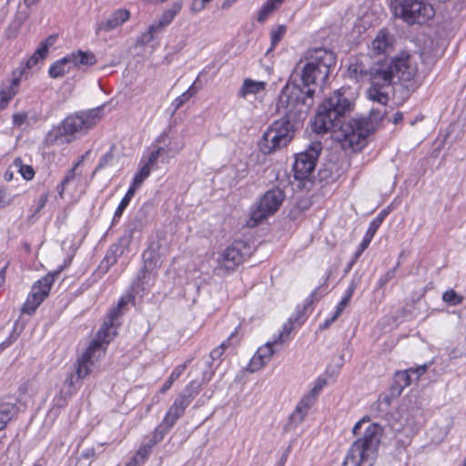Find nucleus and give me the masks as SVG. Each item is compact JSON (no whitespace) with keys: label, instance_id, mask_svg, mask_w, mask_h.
<instances>
[{"label":"nucleus","instance_id":"6ab92c4d","mask_svg":"<svg viewBox=\"0 0 466 466\" xmlns=\"http://www.w3.org/2000/svg\"><path fill=\"white\" fill-rule=\"evenodd\" d=\"M190 403L185 397L178 396L173 404L169 407L166 416L163 419V424L166 428L171 429L177 420L183 416L185 410Z\"/></svg>","mask_w":466,"mask_h":466},{"label":"nucleus","instance_id":"c85d7f7f","mask_svg":"<svg viewBox=\"0 0 466 466\" xmlns=\"http://www.w3.org/2000/svg\"><path fill=\"white\" fill-rule=\"evenodd\" d=\"M411 383V373L409 370L397 371L394 378L393 388L399 393Z\"/></svg>","mask_w":466,"mask_h":466},{"label":"nucleus","instance_id":"72a5a7b5","mask_svg":"<svg viewBox=\"0 0 466 466\" xmlns=\"http://www.w3.org/2000/svg\"><path fill=\"white\" fill-rule=\"evenodd\" d=\"M200 387V382L193 380L187 386L184 392L181 393L179 396L185 397L186 399L188 400V402L190 403L192 400L198 394Z\"/></svg>","mask_w":466,"mask_h":466},{"label":"nucleus","instance_id":"c03bdc74","mask_svg":"<svg viewBox=\"0 0 466 466\" xmlns=\"http://www.w3.org/2000/svg\"><path fill=\"white\" fill-rule=\"evenodd\" d=\"M398 267H399V263L397 264L396 267L389 269L383 276H381V278L378 281L379 288L384 287L391 279L394 278V276L397 272Z\"/></svg>","mask_w":466,"mask_h":466},{"label":"nucleus","instance_id":"774afa93","mask_svg":"<svg viewBox=\"0 0 466 466\" xmlns=\"http://www.w3.org/2000/svg\"><path fill=\"white\" fill-rule=\"evenodd\" d=\"M355 289H356V284L352 281L350 286L347 289L346 294L344 295V297L347 298L349 300H350V299H351V297H352V295L354 293Z\"/></svg>","mask_w":466,"mask_h":466},{"label":"nucleus","instance_id":"1a4fd4ad","mask_svg":"<svg viewBox=\"0 0 466 466\" xmlns=\"http://www.w3.org/2000/svg\"><path fill=\"white\" fill-rule=\"evenodd\" d=\"M107 328V326L100 328L96 334V339L90 343L82 357L78 360L76 380L84 379L90 373L91 367L94 365L95 361L104 353V344H108L114 338V333L106 332Z\"/></svg>","mask_w":466,"mask_h":466},{"label":"nucleus","instance_id":"ea45409f","mask_svg":"<svg viewBox=\"0 0 466 466\" xmlns=\"http://www.w3.org/2000/svg\"><path fill=\"white\" fill-rule=\"evenodd\" d=\"M442 299L450 305L456 306L461 302L462 298L453 289H450L443 293Z\"/></svg>","mask_w":466,"mask_h":466},{"label":"nucleus","instance_id":"a18cd8bd","mask_svg":"<svg viewBox=\"0 0 466 466\" xmlns=\"http://www.w3.org/2000/svg\"><path fill=\"white\" fill-rule=\"evenodd\" d=\"M145 267L148 269H152L157 267V259L154 256L152 250H147L144 253Z\"/></svg>","mask_w":466,"mask_h":466},{"label":"nucleus","instance_id":"5fc2aeb1","mask_svg":"<svg viewBox=\"0 0 466 466\" xmlns=\"http://www.w3.org/2000/svg\"><path fill=\"white\" fill-rule=\"evenodd\" d=\"M113 157L114 155L111 151L105 154L99 160L96 169L105 167L108 163H110L113 160Z\"/></svg>","mask_w":466,"mask_h":466},{"label":"nucleus","instance_id":"f704fd0d","mask_svg":"<svg viewBox=\"0 0 466 466\" xmlns=\"http://www.w3.org/2000/svg\"><path fill=\"white\" fill-rule=\"evenodd\" d=\"M277 5L272 1L268 0L260 8L258 14V21L263 23L268 16L276 10Z\"/></svg>","mask_w":466,"mask_h":466},{"label":"nucleus","instance_id":"b1692460","mask_svg":"<svg viewBox=\"0 0 466 466\" xmlns=\"http://www.w3.org/2000/svg\"><path fill=\"white\" fill-rule=\"evenodd\" d=\"M71 63L68 56L55 62L49 68L48 74L52 78H57L65 76L71 70Z\"/></svg>","mask_w":466,"mask_h":466},{"label":"nucleus","instance_id":"e2e57ef3","mask_svg":"<svg viewBox=\"0 0 466 466\" xmlns=\"http://www.w3.org/2000/svg\"><path fill=\"white\" fill-rule=\"evenodd\" d=\"M385 113H386L385 110H383V112H380V110L372 109V111L370 113V117L373 120H379V119H381L384 116Z\"/></svg>","mask_w":466,"mask_h":466},{"label":"nucleus","instance_id":"6e6552de","mask_svg":"<svg viewBox=\"0 0 466 466\" xmlns=\"http://www.w3.org/2000/svg\"><path fill=\"white\" fill-rule=\"evenodd\" d=\"M101 107L91 109L87 112L76 114L67 116L56 128L54 134L57 136H71L76 133H86L100 120ZM53 136V132L49 133V137Z\"/></svg>","mask_w":466,"mask_h":466},{"label":"nucleus","instance_id":"dca6fc26","mask_svg":"<svg viewBox=\"0 0 466 466\" xmlns=\"http://www.w3.org/2000/svg\"><path fill=\"white\" fill-rule=\"evenodd\" d=\"M130 17V13L127 9H117L113 12L106 19L102 20L96 25V33L99 35L102 32L107 33L122 25Z\"/></svg>","mask_w":466,"mask_h":466},{"label":"nucleus","instance_id":"ddd939ff","mask_svg":"<svg viewBox=\"0 0 466 466\" xmlns=\"http://www.w3.org/2000/svg\"><path fill=\"white\" fill-rule=\"evenodd\" d=\"M320 150L321 144L314 142L306 151L297 155L293 165L294 177L297 180L309 179L312 176Z\"/></svg>","mask_w":466,"mask_h":466},{"label":"nucleus","instance_id":"20e7f679","mask_svg":"<svg viewBox=\"0 0 466 466\" xmlns=\"http://www.w3.org/2000/svg\"><path fill=\"white\" fill-rule=\"evenodd\" d=\"M335 65V56L331 51L317 49L313 51L301 68L299 85L304 90H313L316 93L322 91L323 85L328 79L330 67Z\"/></svg>","mask_w":466,"mask_h":466},{"label":"nucleus","instance_id":"9b49d317","mask_svg":"<svg viewBox=\"0 0 466 466\" xmlns=\"http://www.w3.org/2000/svg\"><path fill=\"white\" fill-rule=\"evenodd\" d=\"M362 125L363 123L360 120L350 119L346 122L343 119L339 121V125L337 126L335 130H329V132H333L344 147L349 146L355 150L367 137V131Z\"/></svg>","mask_w":466,"mask_h":466},{"label":"nucleus","instance_id":"f03ea898","mask_svg":"<svg viewBox=\"0 0 466 466\" xmlns=\"http://www.w3.org/2000/svg\"><path fill=\"white\" fill-rule=\"evenodd\" d=\"M357 440L350 449L341 466H360L373 461L377 456L383 429L377 423H370V419L363 418L352 429Z\"/></svg>","mask_w":466,"mask_h":466},{"label":"nucleus","instance_id":"a211bd4d","mask_svg":"<svg viewBox=\"0 0 466 466\" xmlns=\"http://www.w3.org/2000/svg\"><path fill=\"white\" fill-rule=\"evenodd\" d=\"M273 345H276L274 341H269L258 349L248 364V369L250 372L261 370L271 360L274 355Z\"/></svg>","mask_w":466,"mask_h":466},{"label":"nucleus","instance_id":"9d476101","mask_svg":"<svg viewBox=\"0 0 466 466\" xmlns=\"http://www.w3.org/2000/svg\"><path fill=\"white\" fill-rule=\"evenodd\" d=\"M284 198L285 194L279 187L267 191L251 212L248 225L255 227L268 216L274 214L281 206Z\"/></svg>","mask_w":466,"mask_h":466},{"label":"nucleus","instance_id":"412c9836","mask_svg":"<svg viewBox=\"0 0 466 466\" xmlns=\"http://www.w3.org/2000/svg\"><path fill=\"white\" fill-rule=\"evenodd\" d=\"M58 275V272H56L55 274H46L44 278H42L40 280H38L31 289V296H34L35 298L41 297V300L44 301V299L48 296L51 285L54 282L55 277Z\"/></svg>","mask_w":466,"mask_h":466},{"label":"nucleus","instance_id":"de8ad7c7","mask_svg":"<svg viewBox=\"0 0 466 466\" xmlns=\"http://www.w3.org/2000/svg\"><path fill=\"white\" fill-rule=\"evenodd\" d=\"M162 151H163L162 147H158L157 149L152 151L150 153L148 159L144 163V165L147 166L149 168L152 169L153 166L157 161V158L159 157Z\"/></svg>","mask_w":466,"mask_h":466},{"label":"nucleus","instance_id":"c756f323","mask_svg":"<svg viewBox=\"0 0 466 466\" xmlns=\"http://www.w3.org/2000/svg\"><path fill=\"white\" fill-rule=\"evenodd\" d=\"M47 55V45L40 44V46L35 50L33 56L27 60L26 66L27 68H33L37 66V64L44 60V58Z\"/></svg>","mask_w":466,"mask_h":466},{"label":"nucleus","instance_id":"79ce46f5","mask_svg":"<svg viewBox=\"0 0 466 466\" xmlns=\"http://www.w3.org/2000/svg\"><path fill=\"white\" fill-rule=\"evenodd\" d=\"M170 429H167L164 426V424L162 423L160 426H158L157 428H156L154 433H153V436L151 438V440L149 441V442L154 446L156 445L157 443L160 442L164 436L167 434V432L169 431Z\"/></svg>","mask_w":466,"mask_h":466},{"label":"nucleus","instance_id":"f8f14e48","mask_svg":"<svg viewBox=\"0 0 466 466\" xmlns=\"http://www.w3.org/2000/svg\"><path fill=\"white\" fill-rule=\"evenodd\" d=\"M183 3L181 1L174 2L167 9L164 10L159 18L150 25L147 30L137 39L139 46L149 45L165 28L169 25L176 15L181 11Z\"/></svg>","mask_w":466,"mask_h":466},{"label":"nucleus","instance_id":"7ed1b4c3","mask_svg":"<svg viewBox=\"0 0 466 466\" xmlns=\"http://www.w3.org/2000/svg\"><path fill=\"white\" fill-rule=\"evenodd\" d=\"M351 109L352 104L346 96V89L336 90L320 105L312 125L314 132L325 134L335 130L339 121L345 119Z\"/></svg>","mask_w":466,"mask_h":466},{"label":"nucleus","instance_id":"4c0bfd02","mask_svg":"<svg viewBox=\"0 0 466 466\" xmlns=\"http://www.w3.org/2000/svg\"><path fill=\"white\" fill-rule=\"evenodd\" d=\"M150 173L151 168L143 164L138 173L135 175L133 183L136 184V186L140 187L143 184V182L149 177Z\"/></svg>","mask_w":466,"mask_h":466},{"label":"nucleus","instance_id":"69168bd1","mask_svg":"<svg viewBox=\"0 0 466 466\" xmlns=\"http://www.w3.org/2000/svg\"><path fill=\"white\" fill-rule=\"evenodd\" d=\"M196 82H197V81H195V82L193 83V85H192V86H190L187 91H185V92H184L186 95H187V96H188V97H189V98H191L192 96H194L197 94L198 90V89L196 87V86H195V85H196Z\"/></svg>","mask_w":466,"mask_h":466},{"label":"nucleus","instance_id":"49530a36","mask_svg":"<svg viewBox=\"0 0 466 466\" xmlns=\"http://www.w3.org/2000/svg\"><path fill=\"white\" fill-rule=\"evenodd\" d=\"M153 445L148 442L145 445H142L136 453V457L138 458L141 461H144L148 454L151 452Z\"/></svg>","mask_w":466,"mask_h":466},{"label":"nucleus","instance_id":"603ef678","mask_svg":"<svg viewBox=\"0 0 466 466\" xmlns=\"http://www.w3.org/2000/svg\"><path fill=\"white\" fill-rule=\"evenodd\" d=\"M128 204H129V201H127V199L122 198L121 202L119 203V205L114 214L113 222L116 221L117 219H119L121 218L125 208L127 207Z\"/></svg>","mask_w":466,"mask_h":466},{"label":"nucleus","instance_id":"bf43d9fd","mask_svg":"<svg viewBox=\"0 0 466 466\" xmlns=\"http://www.w3.org/2000/svg\"><path fill=\"white\" fill-rule=\"evenodd\" d=\"M427 370V366L426 365H423V366H420L418 368H415V369H409V370L410 371L411 374H416V379L418 380Z\"/></svg>","mask_w":466,"mask_h":466},{"label":"nucleus","instance_id":"680f3d73","mask_svg":"<svg viewBox=\"0 0 466 466\" xmlns=\"http://www.w3.org/2000/svg\"><path fill=\"white\" fill-rule=\"evenodd\" d=\"M378 227L373 224L372 222L370 223V227L366 232V236H368L369 238H372L374 237V235L376 234L377 230H378Z\"/></svg>","mask_w":466,"mask_h":466},{"label":"nucleus","instance_id":"8fccbe9b","mask_svg":"<svg viewBox=\"0 0 466 466\" xmlns=\"http://www.w3.org/2000/svg\"><path fill=\"white\" fill-rule=\"evenodd\" d=\"M27 114L25 112H19L13 115V124L15 127H21L27 120Z\"/></svg>","mask_w":466,"mask_h":466},{"label":"nucleus","instance_id":"4be33fe9","mask_svg":"<svg viewBox=\"0 0 466 466\" xmlns=\"http://www.w3.org/2000/svg\"><path fill=\"white\" fill-rule=\"evenodd\" d=\"M349 75L357 82L368 81L371 66H368L362 59L356 58L349 66Z\"/></svg>","mask_w":466,"mask_h":466},{"label":"nucleus","instance_id":"5701e85b","mask_svg":"<svg viewBox=\"0 0 466 466\" xmlns=\"http://www.w3.org/2000/svg\"><path fill=\"white\" fill-rule=\"evenodd\" d=\"M67 56L72 66H92L96 63L95 54L90 51L78 50Z\"/></svg>","mask_w":466,"mask_h":466},{"label":"nucleus","instance_id":"0eeeda50","mask_svg":"<svg viewBox=\"0 0 466 466\" xmlns=\"http://www.w3.org/2000/svg\"><path fill=\"white\" fill-rule=\"evenodd\" d=\"M390 8L396 18L408 25H422L435 15L433 6L424 0H390Z\"/></svg>","mask_w":466,"mask_h":466},{"label":"nucleus","instance_id":"7c9ffc66","mask_svg":"<svg viewBox=\"0 0 466 466\" xmlns=\"http://www.w3.org/2000/svg\"><path fill=\"white\" fill-rule=\"evenodd\" d=\"M187 362H185L184 364H181L179 366H177L172 373L170 374L169 378L167 379V380L163 384L161 390H160V392L164 393L166 392L167 390L170 389V387L173 385V383L181 376V374L185 371L186 368H187Z\"/></svg>","mask_w":466,"mask_h":466},{"label":"nucleus","instance_id":"4d7b16f0","mask_svg":"<svg viewBox=\"0 0 466 466\" xmlns=\"http://www.w3.org/2000/svg\"><path fill=\"white\" fill-rule=\"evenodd\" d=\"M325 381L323 382H318L314 388L309 392L307 393L305 396H312L313 397V401H316V399H317V395L319 394V392L321 390L323 385H324Z\"/></svg>","mask_w":466,"mask_h":466},{"label":"nucleus","instance_id":"bb28decb","mask_svg":"<svg viewBox=\"0 0 466 466\" xmlns=\"http://www.w3.org/2000/svg\"><path fill=\"white\" fill-rule=\"evenodd\" d=\"M20 79L14 78L8 87H5L0 91V108L4 109L6 107L10 100L16 95L17 86Z\"/></svg>","mask_w":466,"mask_h":466},{"label":"nucleus","instance_id":"f257e3e1","mask_svg":"<svg viewBox=\"0 0 466 466\" xmlns=\"http://www.w3.org/2000/svg\"><path fill=\"white\" fill-rule=\"evenodd\" d=\"M417 68L411 63L409 55L396 57L390 62H378L371 66L367 91L368 97L385 106L389 102V94L396 80L410 81L416 75Z\"/></svg>","mask_w":466,"mask_h":466},{"label":"nucleus","instance_id":"3c124183","mask_svg":"<svg viewBox=\"0 0 466 466\" xmlns=\"http://www.w3.org/2000/svg\"><path fill=\"white\" fill-rule=\"evenodd\" d=\"M190 98L188 97L187 95H186L185 93H183L181 96H179L178 97H177L173 103H172V106H173V111L176 112L177 111L187 100H189Z\"/></svg>","mask_w":466,"mask_h":466},{"label":"nucleus","instance_id":"864d4df0","mask_svg":"<svg viewBox=\"0 0 466 466\" xmlns=\"http://www.w3.org/2000/svg\"><path fill=\"white\" fill-rule=\"evenodd\" d=\"M207 4L208 3L203 2V0H193L190 6V10L192 13H198L206 7Z\"/></svg>","mask_w":466,"mask_h":466},{"label":"nucleus","instance_id":"a19ab883","mask_svg":"<svg viewBox=\"0 0 466 466\" xmlns=\"http://www.w3.org/2000/svg\"><path fill=\"white\" fill-rule=\"evenodd\" d=\"M286 33V26L285 25H279L275 29H273L270 33L271 37V49L276 46V45L280 41L282 36Z\"/></svg>","mask_w":466,"mask_h":466},{"label":"nucleus","instance_id":"cd10ccee","mask_svg":"<svg viewBox=\"0 0 466 466\" xmlns=\"http://www.w3.org/2000/svg\"><path fill=\"white\" fill-rule=\"evenodd\" d=\"M127 301L126 299L122 298L120 299V300L118 301V304H117V307L113 309L110 312H109V315H108V321L105 322L101 328H105L106 326H107L108 328L106 329V333H111L113 334L114 332V336L116 335V328H115V320L118 318L119 316V310L122 307H124L125 305H127Z\"/></svg>","mask_w":466,"mask_h":466},{"label":"nucleus","instance_id":"f3484780","mask_svg":"<svg viewBox=\"0 0 466 466\" xmlns=\"http://www.w3.org/2000/svg\"><path fill=\"white\" fill-rule=\"evenodd\" d=\"M394 36L387 30L381 29L370 45V51L373 55H386L393 48Z\"/></svg>","mask_w":466,"mask_h":466},{"label":"nucleus","instance_id":"338daca9","mask_svg":"<svg viewBox=\"0 0 466 466\" xmlns=\"http://www.w3.org/2000/svg\"><path fill=\"white\" fill-rule=\"evenodd\" d=\"M355 289H356V284L352 281L350 286L347 289L346 294L344 295V297L347 298L349 300H350V299H351V297H352V295L354 293Z\"/></svg>","mask_w":466,"mask_h":466},{"label":"nucleus","instance_id":"58836bf2","mask_svg":"<svg viewBox=\"0 0 466 466\" xmlns=\"http://www.w3.org/2000/svg\"><path fill=\"white\" fill-rule=\"evenodd\" d=\"M350 300L343 297L342 299L340 300V302L339 303L338 307H337V309H336V312L333 314V316L327 319L324 323V328H327L329 327L332 322H334L338 318L339 316L342 313V311L344 310V309L346 308V306L349 304Z\"/></svg>","mask_w":466,"mask_h":466},{"label":"nucleus","instance_id":"09e8293b","mask_svg":"<svg viewBox=\"0 0 466 466\" xmlns=\"http://www.w3.org/2000/svg\"><path fill=\"white\" fill-rule=\"evenodd\" d=\"M84 159V157H81V160L79 162H77L74 167H72L70 170H68L67 174L66 175V177H64L62 183H61V187H62V189L60 191V194L63 193L64 191V187L66 185H67L75 177V170L76 168V167L80 164V162Z\"/></svg>","mask_w":466,"mask_h":466},{"label":"nucleus","instance_id":"a878e982","mask_svg":"<svg viewBox=\"0 0 466 466\" xmlns=\"http://www.w3.org/2000/svg\"><path fill=\"white\" fill-rule=\"evenodd\" d=\"M18 409L13 403L0 404V429H5L7 423L17 414Z\"/></svg>","mask_w":466,"mask_h":466},{"label":"nucleus","instance_id":"e433bc0d","mask_svg":"<svg viewBox=\"0 0 466 466\" xmlns=\"http://www.w3.org/2000/svg\"><path fill=\"white\" fill-rule=\"evenodd\" d=\"M238 328H237L235 329V331L233 333H231V335L228 337L227 341H223L218 348L213 350L210 352V358L212 360L218 359L223 354L224 350L227 347H228L230 344H232L231 340L236 337V334L238 333Z\"/></svg>","mask_w":466,"mask_h":466},{"label":"nucleus","instance_id":"37998d69","mask_svg":"<svg viewBox=\"0 0 466 466\" xmlns=\"http://www.w3.org/2000/svg\"><path fill=\"white\" fill-rule=\"evenodd\" d=\"M292 330V323L291 321H289L288 323H285L282 329V331L279 333V335L273 339L275 344H281L285 340H287L289 337V334Z\"/></svg>","mask_w":466,"mask_h":466},{"label":"nucleus","instance_id":"4468645a","mask_svg":"<svg viewBox=\"0 0 466 466\" xmlns=\"http://www.w3.org/2000/svg\"><path fill=\"white\" fill-rule=\"evenodd\" d=\"M144 208L145 207H142L139 209L137 215L131 221L128 232L125 233L119 238L118 243L113 245L110 248L109 252L105 258V261L106 262L107 266L115 264L116 262V258L124 254L125 250L128 248V246L131 243L133 238V231H139L143 228L144 222L142 219V215L144 214Z\"/></svg>","mask_w":466,"mask_h":466},{"label":"nucleus","instance_id":"0e129e2a","mask_svg":"<svg viewBox=\"0 0 466 466\" xmlns=\"http://www.w3.org/2000/svg\"><path fill=\"white\" fill-rule=\"evenodd\" d=\"M371 239L372 238H369L368 236L365 235L364 238L362 239V241H361V243L360 245V252H363L368 248V246L370 245Z\"/></svg>","mask_w":466,"mask_h":466},{"label":"nucleus","instance_id":"423d86ee","mask_svg":"<svg viewBox=\"0 0 466 466\" xmlns=\"http://www.w3.org/2000/svg\"><path fill=\"white\" fill-rule=\"evenodd\" d=\"M294 132V123L289 118L274 121L258 141L260 152L268 155L285 147L292 140Z\"/></svg>","mask_w":466,"mask_h":466},{"label":"nucleus","instance_id":"aec40b11","mask_svg":"<svg viewBox=\"0 0 466 466\" xmlns=\"http://www.w3.org/2000/svg\"><path fill=\"white\" fill-rule=\"evenodd\" d=\"M314 403L312 396L304 395L289 416L290 423L294 425L302 423Z\"/></svg>","mask_w":466,"mask_h":466},{"label":"nucleus","instance_id":"052dcab7","mask_svg":"<svg viewBox=\"0 0 466 466\" xmlns=\"http://www.w3.org/2000/svg\"><path fill=\"white\" fill-rule=\"evenodd\" d=\"M138 186H136V184L132 183L131 187L127 190V194L123 198L127 199L130 202L131 198L134 197L136 190L138 188Z\"/></svg>","mask_w":466,"mask_h":466},{"label":"nucleus","instance_id":"2f4dec72","mask_svg":"<svg viewBox=\"0 0 466 466\" xmlns=\"http://www.w3.org/2000/svg\"><path fill=\"white\" fill-rule=\"evenodd\" d=\"M14 166L18 168L19 173L25 179L31 180L34 177L35 170L31 166L24 165L21 158H15Z\"/></svg>","mask_w":466,"mask_h":466},{"label":"nucleus","instance_id":"39448f33","mask_svg":"<svg viewBox=\"0 0 466 466\" xmlns=\"http://www.w3.org/2000/svg\"><path fill=\"white\" fill-rule=\"evenodd\" d=\"M313 105V90H304L299 84L289 82L279 96L277 111L284 115L282 118H289L293 123L296 117L307 114Z\"/></svg>","mask_w":466,"mask_h":466},{"label":"nucleus","instance_id":"2eb2a0df","mask_svg":"<svg viewBox=\"0 0 466 466\" xmlns=\"http://www.w3.org/2000/svg\"><path fill=\"white\" fill-rule=\"evenodd\" d=\"M244 247L242 242H235L225 248L218 258V268L225 269L226 271L234 270L243 261L242 248Z\"/></svg>","mask_w":466,"mask_h":466},{"label":"nucleus","instance_id":"6e6d98bb","mask_svg":"<svg viewBox=\"0 0 466 466\" xmlns=\"http://www.w3.org/2000/svg\"><path fill=\"white\" fill-rule=\"evenodd\" d=\"M48 197H49L48 192H45L40 195V197L38 198L37 202H36L37 207L35 208V213L39 212L46 206Z\"/></svg>","mask_w":466,"mask_h":466},{"label":"nucleus","instance_id":"c9c22d12","mask_svg":"<svg viewBox=\"0 0 466 466\" xmlns=\"http://www.w3.org/2000/svg\"><path fill=\"white\" fill-rule=\"evenodd\" d=\"M73 390H65L62 388L58 395H56L54 399V406L58 408L66 406L67 400L73 395Z\"/></svg>","mask_w":466,"mask_h":466},{"label":"nucleus","instance_id":"473e14b6","mask_svg":"<svg viewBox=\"0 0 466 466\" xmlns=\"http://www.w3.org/2000/svg\"><path fill=\"white\" fill-rule=\"evenodd\" d=\"M42 302L41 297L35 298L29 294L26 301L23 305L22 312L29 315L33 314Z\"/></svg>","mask_w":466,"mask_h":466},{"label":"nucleus","instance_id":"13d9d810","mask_svg":"<svg viewBox=\"0 0 466 466\" xmlns=\"http://www.w3.org/2000/svg\"><path fill=\"white\" fill-rule=\"evenodd\" d=\"M74 384H75V375L71 374V375H69L68 378H66L62 388L65 390H74Z\"/></svg>","mask_w":466,"mask_h":466},{"label":"nucleus","instance_id":"393cba45","mask_svg":"<svg viewBox=\"0 0 466 466\" xmlns=\"http://www.w3.org/2000/svg\"><path fill=\"white\" fill-rule=\"evenodd\" d=\"M266 83L262 81H254L252 79H245L241 88L238 91V96L246 97L250 94H258L265 89Z\"/></svg>","mask_w":466,"mask_h":466}]
</instances>
